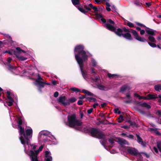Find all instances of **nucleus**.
<instances>
[{
  "mask_svg": "<svg viewBox=\"0 0 161 161\" xmlns=\"http://www.w3.org/2000/svg\"><path fill=\"white\" fill-rule=\"evenodd\" d=\"M33 131L32 129L28 127L25 130L26 135L23 136V139L25 142L24 144H22L24 147V151L25 153L30 156L31 161H38L37 159V155L39 153L42 151L43 147L41 146L37 150H35L34 152L31 150L36 149V146L34 144H31L29 139L32 137Z\"/></svg>",
  "mask_w": 161,
  "mask_h": 161,
  "instance_id": "f257e3e1",
  "label": "nucleus"
},
{
  "mask_svg": "<svg viewBox=\"0 0 161 161\" xmlns=\"http://www.w3.org/2000/svg\"><path fill=\"white\" fill-rule=\"evenodd\" d=\"M75 58L78 64L81 72L84 78L86 80H88L92 78L86 72L83 71V62L88 59V56L90 54L89 52L84 50V47L82 45H78L76 46L74 50Z\"/></svg>",
  "mask_w": 161,
  "mask_h": 161,
  "instance_id": "f03ea898",
  "label": "nucleus"
},
{
  "mask_svg": "<svg viewBox=\"0 0 161 161\" xmlns=\"http://www.w3.org/2000/svg\"><path fill=\"white\" fill-rule=\"evenodd\" d=\"M114 22L110 19H108L107 20V23L105 24V26L106 28L110 31L115 32V33L118 36H120L122 35L125 38L130 40H132V38L131 37V35L129 33H127L124 34H122V33L123 32L122 30L120 28H118L117 30H116V29L114 26Z\"/></svg>",
  "mask_w": 161,
  "mask_h": 161,
  "instance_id": "7ed1b4c3",
  "label": "nucleus"
},
{
  "mask_svg": "<svg viewBox=\"0 0 161 161\" xmlns=\"http://www.w3.org/2000/svg\"><path fill=\"white\" fill-rule=\"evenodd\" d=\"M68 123L67 125L69 127L74 128L77 130H80V126L82 125V123L80 120L78 119L75 115L72 114L68 117Z\"/></svg>",
  "mask_w": 161,
  "mask_h": 161,
  "instance_id": "20e7f679",
  "label": "nucleus"
},
{
  "mask_svg": "<svg viewBox=\"0 0 161 161\" xmlns=\"http://www.w3.org/2000/svg\"><path fill=\"white\" fill-rule=\"evenodd\" d=\"M12 60V59L10 58H8L5 62L4 63L5 65L8 66V69L13 73L16 74H21L22 73L23 74L25 73V71L20 66L15 67L13 65H10L9 64Z\"/></svg>",
  "mask_w": 161,
  "mask_h": 161,
  "instance_id": "39448f33",
  "label": "nucleus"
},
{
  "mask_svg": "<svg viewBox=\"0 0 161 161\" xmlns=\"http://www.w3.org/2000/svg\"><path fill=\"white\" fill-rule=\"evenodd\" d=\"M91 133L93 136L102 139V140L100 141V142L102 145L104 146L105 140L104 138L105 136L103 133L96 129L92 128L91 129Z\"/></svg>",
  "mask_w": 161,
  "mask_h": 161,
  "instance_id": "423d86ee",
  "label": "nucleus"
},
{
  "mask_svg": "<svg viewBox=\"0 0 161 161\" xmlns=\"http://www.w3.org/2000/svg\"><path fill=\"white\" fill-rule=\"evenodd\" d=\"M23 120V118L22 117H19L18 118L17 122L18 124V127L19 128V138L22 144H24L25 142L24 141L23 136H25L26 135L25 133L24 128L20 126L22 124Z\"/></svg>",
  "mask_w": 161,
  "mask_h": 161,
  "instance_id": "0eeeda50",
  "label": "nucleus"
},
{
  "mask_svg": "<svg viewBox=\"0 0 161 161\" xmlns=\"http://www.w3.org/2000/svg\"><path fill=\"white\" fill-rule=\"evenodd\" d=\"M43 79L39 75H38V78L35 81V84L40 88H42L44 87V84H45L48 85H50V83H47L42 81Z\"/></svg>",
  "mask_w": 161,
  "mask_h": 161,
  "instance_id": "6e6552de",
  "label": "nucleus"
},
{
  "mask_svg": "<svg viewBox=\"0 0 161 161\" xmlns=\"http://www.w3.org/2000/svg\"><path fill=\"white\" fill-rule=\"evenodd\" d=\"M123 149L125 151L131 155L136 156L139 154L137 150L134 148L127 147L123 148Z\"/></svg>",
  "mask_w": 161,
  "mask_h": 161,
  "instance_id": "1a4fd4ad",
  "label": "nucleus"
},
{
  "mask_svg": "<svg viewBox=\"0 0 161 161\" xmlns=\"http://www.w3.org/2000/svg\"><path fill=\"white\" fill-rule=\"evenodd\" d=\"M58 103L64 106H66L69 105V101L65 96H60L58 99Z\"/></svg>",
  "mask_w": 161,
  "mask_h": 161,
  "instance_id": "9d476101",
  "label": "nucleus"
},
{
  "mask_svg": "<svg viewBox=\"0 0 161 161\" xmlns=\"http://www.w3.org/2000/svg\"><path fill=\"white\" fill-rule=\"evenodd\" d=\"M7 93L8 95L7 98L6 99L5 102H4V104L5 106H11L13 104L14 100L11 96V93L10 92H7Z\"/></svg>",
  "mask_w": 161,
  "mask_h": 161,
  "instance_id": "9b49d317",
  "label": "nucleus"
},
{
  "mask_svg": "<svg viewBox=\"0 0 161 161\" xmlns=\"http://www.w3.org/2000/svg\"><path fill=\"white\" fill-rule=\"evenodd\" d=\"M89 5L94 10V13H95L97 19H98L102 17V14L100 13H98V12H100V8H97L96 6H93L91 3L89 4Z\"/></svg>",
  "mask_w": 161,
  "mask_h": 161,
  "instance_id": "f8f14e48",
  "label": "nucleus"
},
{
  "mask_svg": "<svg viewBox=\"0 0 161 161\" xmlns=\"http://www.w3.org/2000/svg\"><path fill=\"white\" fill-rule=\"evenodd\" d=\"M16 54H15L16 57L18 58V59L21 61H24L25 60H26L27 59V58H25L23 56L18 55H17V53H20L21 52H22L24 53H25V51L21 49L19 47H17L16 48Z\"/></svg>",
  "mask_w": 161,
  "mask_h": 161,
  "instance_id": "ddd939ff",
  "label": "nucleus"
},
{
  "mask_svg": "<svg viewBox=\"0 0 161 161\" xmlns=\"http://www.w3.org/2000/svg\"><path fill=\"white\" fill-rule=\"evenodd\" d=\"M90 8L89 4H88L84 5L83 8L79 6L77 7V8L80 12L84 14H85L88 12L91 11V9Z\"/></svg>",
  "mask_w": 161,
  "mask_h": 161,
  "instance_id": "4468645a",
  "label": "nucleus"
},
{
  "mask_svg": "<svg viewBox=\"0 0 161 161\" xmlns=\"http://www.w3.org/2000/svg\"><path fill=\"white\" fill-rule=\"evenodd\" d=\"M131 32L133 34V35L134 36L135 38L137 40L144 42L146 41V39L144 38H142L138 35V34L137 32L135 30L131 29L130 30Z\"/></svg>",
  "mask_w": 161,
  "mask_h": 161,
  "instance_id": "2eb2a0df",
  "label": "nucleus"
},
{
  "mask_svg": "<svg viewBox=\"0 0 161 161\" xmlns=\"http://www.w3.org/2000/svg\"><path fill=\"white\" fill-rule=\"evenodd\" d=\"M158 97L156 95L152 94H149L146 96H139V99H143L144 100H151L156 98Z\"/></svg>",
  "mask_w": 161,
  "mask_h": 161,
  "instance_id": "dca6fc26",
  "label": "nucleus"
},
{
  "mask_svg": "<svg viewBox=\"0 0 161 161\" xmlns=\"http://www.w3.org/2000/svg\"><path fill=\"white\" fill-rule=\"evenodd\" d=\"M49 134V132L47 130H42L41 131L38 135V139L40 141L42 140V138H44V136H46Z\"/></svg>",
  "mask_w": 161,
  "mask_h": 161,
  "instance_id": "f3484780",
  "label": "nucleus"
},
{
  "mask_svg": "<svg viewBox=\"0 0 161 161\" xmlns=\"http://www.w3.org/2000/svg\"><path fill=\"white\" fill-rule=\"evenodd\" d=\"M46 161H52V157L50 156V153L47 151H46L45 152Z\"/></svg>",
  "mask_w": 161,
  "mask_h": 161,
  "instance_id": "a211bd4d",
  "label": "nucleus"
},
{
  "mask_svg": "<svg viewBox=\"0 0 161 161\" xmlns=\"http://www.w3.org/2000/svg\"><path fill=\"white\" fill-rule=\"evenodd\" d=\"M97 87L99 90H102L107 91L109 89L107 86H105L102 84H98L97 85Z\"/></svg>",
  "mask_w": 161,
  "mask_h": 161,
  "instance_id": "6ab92c4d",
  "label": "nucleus"
},
{
  "mask_svg": "<svg viewBox=\"0 0 161 161\" xmlns=\"http://www.w3.org/2000/svg\"><path fill=\"white\" fill-rule=\"evenodd\" d=\"M146 33L148 35L151 36H154L155 34L156 31L150 29H148L146 30Z\"/></svg>",
  "mask_w": 161,
  "mask_h": 161,
  "instance_id": "aec40b11",
  "label": "nucleus"
},
{
  "mask_svg": "<svg viewBox=\"0 0 161 161\" xmlns=\"http://www.w3.org/2000/svg\"><path fill=\"white\" fill-rule=\"evenodd\" d=\"M136 136L137 138V141L140 144H141L142 146H145V143H144L142 140V138L140 136L138 135H136Z\"/></svg>",
  "mask_w": 161,
  "mask_h": 161,
  "instance_id": "412c9836",
  "label": "nucleus"
},
{
  "mask_svg": "<svg viewBox=\"0 0 161 161\" xmlns=\"http://www.w3.org/2000/svg\"><path fill=\"white\" fill-rule=\"evenodd\" d=\"M118 142L122 146L124 144H128V142L122 138H119Z\"/></svg>",
  "mask_w": 161,
  "mask_h": 161,
  "instance_id": "4be33fe9",
  "label": "nucleus"
},
{
  "mask_svg": "<svg viewBox=\"0 0 161 161\" xmlns=\"http://www.w3.org/2000/svg\"><path fill=\"white\" fill-rule=\"evenodd\" d=\"M130 89V87L127 85H125L123 86L120 88V91L121 92H123L126 90H129Z\"/></svg>",
  "mask_w": 161,
  "mask_h": 161,
  "instance_id": "5701e85b",
  "label": "nucleus"
},
{
  "mask_svg": "<svg viewBox=\"0 0 161 161\" xmlns=\"http://www.w3.org/2000/svg\"><path fill=\"white\" fill-rule=\"evenodd\" d=\"M5 53H8L10 54H16V51H14L12 49L9 50L8 51H4L3 53H2L1 54L2 55L3 54Z\"/></svg>",
  "mask_w": 161,
  "mask_h": 161,
  "instance_id": "b1692460",
  "label": "nucleus"
},
{
  "mask_svg": "<svg viewBox=\"0 0 161 161\" xmlns=\"http://www.w3.org/2000/svg\"><path fill=\"white\" fill-rule=\"evenodd\" d=\"M139 105L142 107H145L148 109L151 108V106L146 103H140L139 104Z\"/></svg>",
  "mask_w": 161,
  "mask_h": 161,
  "instance_id": "393cba45",
  "label": "nucleus"
},
{
  "mask_svg": "<svg viewBox=\"0 0 161 161\" xmlns=\"http://www.w3.org/2000/svg\"><path fill=\"white\" fill-rule=\"evenodd\" d=\"M5 43H6L8 47H10L12 45L13 41L11 40V38L9 37V39L8 40H6Z\"/></svg>",
  "mask_w": 161,
  "mask_h": 161,
  "instance_id": "a878e982",
  "label": "nucleus"
},
{
  "mask_svg": "<svg viewBox=\"0 0 161 161\" xmlns=\"http://www.w3.org/2000/svg\"><path fill=\"white\" fill-rule=\"evenodd\" d=\"M97 63L96 61L93 58L91 59V64L94 67H96L97 65Z\"/></svg>",
  "mask_w": 161,
  "mask_h": 161,
  "instance_id": "bb28decb",
  "label": "nucleus"
},
{
  "mask_svg": "<svg viewBox=\"0 0 161 161\" xmlns=\"http://www.w3.org/2000/svg\"><path fill=\"white\" fill-rule=\"evenodd\" d=\"M82 92L84 93L89 96H92L93 95V94L92 93L88 91L87 90L85 89L82 90Z\"/></svg>",
  "mask_w": 161,
  "mask_h": 161,
  "instance_id": "cd10ccee",
  "label": "nucleus"
},
{
  "mask_svg": "<svg viewBox=\"0 0 161 161\" xmlns=\"http://www.w3.org/2000/svg\"><path fill=\"white\" fill-rule=\"evenodd\" d=\"M149 40L151 42H153L155 43L156 42V41L155 39V38L152 36H150L148 37Z\"/></svg>",
  "mask_w": 161,
  "mask_h": 161,
  "instance_id": "c85d7f7f",
  "label": "nucleus"
},
{
  "mask_svg": "<svg viewBox=\"0 0 161 161\" xmlns=\"http://www.w3.org/2000/svg\"><path fill=\"white\" fill-rule=\"evenodd\" d=\"M68 100L69 101L70 104V103H73L75 102L76 100V99L74 97H73L68 99Z\"/></svg>",
  "mask_w": 161,
  "mask_h": 161,
  "instance_id": "c756f323",
  "label": "nucleus"
},
{
  "mask_svg": "<svg viewBox=\"0 0 161 161\" xmlns=\"http://www.w3.org/2000/svg\"><path fill=\"white\" fill-rule=\"evenodd\" d=\"M73 4L75 6L79 4V0H71Z\"/></svg>",
  "mask_w": 161,
  "mask_h": 161,
  "instance_id": "7c9ffc66",
  "label": "nucleus"
},
{
  "mask_svg": "<svg viewBox=\"0 0 161 161\" xmlns=\"http://www.w3.org/2000/svg\"><path fill=\"white\" fill-rule=\"evenodd\" d=\"M70 90L75 92H80V90L79 89L75 87L70 88Z\"/></svg>",
  "mask_w": 161,
  "mask_h": 161,
  "instance_id": "2f4dec72",
  "label": "nucleus"
},
{
  "mask_svg": "<svg viewBox=\"0 0 161 161\" xmlns=\"http://www.w3.org/2000/svg\"><path fill=\"white\" fill-rule=\"evenodd\" d=\"M124 120L123 116L122 115H120L119 119L118 122L119 123L122 122Z\"/></svg>",
  "mask_w": 161,
  "mask_h": 161,
  "instance_id": "473e14b6",
  "label": "nucleus"
},
{
  "mask_svg": "<svg viewBox=\"0 0 161 161\" xmlns=\"http://www.w3.org/2000/svg\"><path fill=\"white\" fill-rule=\"evenodd\" d=\"M157 147L159 151L161 152V142H158L157 143Z\"/></svg>",
  "mask_w": 161,
  "mask_h": 161,
  "instance_id": "72a5a7b5",
  "label": "nucleus"
},
{
  "mask_svg": "<svg viewBox=\"0 0 161 161\" xmlns=\"http://www.w3.org/2000/svg\"><path fill=\"white\" fill-rule=\"evenodd\" d=\"M148 43L151 47H156V45L154 43L148 42Z\"/></svg>",
  "mask_w": 161,
  "mask_h": 161,
  "instance_id": "f704fd0d",
  "label": "nucleus"
},
{
  "mask_svg": "<svg viewBox=\"0 0 161 161\" xmlns=\"http://www.w3.org/2000/svg\"><path fill=\"white\" fill-rule=\"evenodd\" d=\"M160 86L159 85H156L154 86V88L156 91H159L160 89Z\"/></svg>",
  "mask_w": 161,
  "mask_h": 161,
  "instance_id": "c9c22d12",
  "label": "nucleus"
},
{
  "mask_svg": "<svg viewBox=\"0 0 161 161\" xmlns=\"http://www.w3.org/2000/svg\"><path fill=\"white\" fill-rule=\"evenodd\" d=\"M127 25L129 26L130 27H134L133 24L132 23L129 22H127Z\"/></svg>",
  "mask_w": 161,
  "mask_h": 161,
  "instance_id": "e433bc0d",
  "label": "nucleus"
},
{
  "mask_svg": "<svg viewBox=\"0 0 161 161\" xmlns=\"http://www.w3.org/2000/svg\"><path fill=\"white\" fill-rule=\"evenodd\" d=\"M127 137L130 138L131 139H133V136L132 135L130 134H127Z\"/></svg>",
  "mask_w": 161,
  "mask_h": 161,
  "instance_id": "4c0bfd02",
  "label": "nucleus"
},
{
  "mask_svg": "<svg viewBox=\"0 0 161 161\" xmlns=\"http://www.w3.org/2000/svg\"><path fill=\"white\" fill-rule=\"evenodd\" d=\"M93 110V109L92 108H91L90 109H88L87 110V113L88 114H91Z\"/></svg>",
  "mask_w": 161,
  "mask_h": 161,
  "instance_id": "58836bf2",
  "label": "nucleus"
},
{
  "mask_svg": "<svg viewBox=\"0 0 161 161\" xmlns=\"http://www.w3.org/2000/svg\"><path fill=\"white\" fill-rule=\"evenodd\" d=\"M119 111V109L118 108H116L114 109L115 113H118L119 114H120L121 113V112L120 111Z\"/></svg>",
  "mask_w": 161,
  "mask_h": 161,
  "instance_id": "ea45409f",
  "label": "nucleus"
},
{
  "mask_svg": "<svg viewBox=\"0 0 161 161\" xmlns=\"http://www.w3.org/2000/svg\"><path fill=\"white\" fill-rule=\"evenodd\" d=\"M58 92H56L54 93V96L55 97H58Z\"/></svg>",
  "mask_w": 161,
  "mask_h": 161,
  "instance_id": "a19ab883",
  "label": "nucleus"
},
{
  "mask_svg": "<svg viewBox=\"0 0 161 161\" xmlns=\"http://www.w3.org/2000/svg\"><path fill=\"white\" fill-rule=\"evenodd\" d=\"M77 103L78 105H81L82 104L83 102L81 100H79L78 101Z\"/></svg>",
  "mask_w": 161,
  "mask_h": 161,
  "instance_id": "79ce46f5",
  "label": "nucleus"
},
{
  "mask_svg": "<svg viewBox=\"0 0 161 161\" xmlns=\"http://www.w3.org/2000/svg\"><path fill=\"white\" fill-rule=\"evenodd\" d=\"M100 19H101V21L103 22V23H105L106 22V20L105 19H103L102 17H102L101 18H100Z\"/></svg>",
  "mask_w": 161,
  "mask_h": 161,
  "instance_id": "37998d69",
  "label": "nucleus"
},
{
  "mask_svg": "<svg viewBox=\"0 0 161 161\" xmlns=\"http://www.w3.org/2000/svg\"><path fill=\"white\" fill-rule=\"evenodd\" d=\"M109 142L111 143H114V141L112 139H110L109 140Z\"/></svg>",
  "mask_w": 161,
  "mask_h": 161,
  "instance_id": "c03bdc74",
  "label": "nucleus"
},
{
  "mask_svg": "<svg viewBox=\"0 0 161 161\" xmlns=\"http://www.w3.org/2000/svg\"><path fill=\"white\" fill-rule=\"evenodd\" d=\"M145 31L143 30H141L140 31V34L141 35H142L143 34H144L145 33Z\"/></svg>",
  "mask_w": 161,
  "mask_h": 161,
  "instance_id": "a18cd8bd",
  "label": "nucleus"
},
{
  "mask_svg": "<svg viewBox=\"0 0 161 161\" xmlns=\"http://www.w3.org/2000/svg\"><path fill=\"white\" fill-rule=\"evenodd\" d=\"M145 4L148 7L151 5V2L146 3Z\"/></svg>",
  "mask_w": 161,
  "mask_h": 161,
  "instance_id": "49530a36",
  "label": "nucleus"
},
{
  "mask_svg": "<svg viewBox=\"0 0 161 161\" xmlns=\"http://www.w3.org/2000/svg\"><path fill=\"white\" fill-rule=\"evenodd\" d=\"M52 83L53 85H56L57 84V81L56 80H53L52 82Z\"/></svg>",
  "mask_w": 161,
  "mask_h": 161,
  "instance_id": "de8ad7c7",
  "label": "nucleus"
},
{
  "mask_svg": "<svg viewBox=\"0 0 161 161\" xmlns=\"http://www.w3.org/2000/svg\"><path fill=\"white\" fill-rule=\"evenodd\" d=\"M126 97L128 98H130V94L129 93H127L126 94Z\"/></svg>",
  "mask_w": 161,
  "mask_h": 161,
  "instance_id": "09e8293b",
  "label": "nucleus"
},
{
  "mask_svg": "<svg viewBox=\"0 0 161 161\" xmlns=\"http://www.w3.org/2000/svg\"><path fill=\"white\" fill-rule=\"evenodd\" d=\"M153 149L154 150V151H155V152L156 153H158V150L157 149V148L155 147H153Z\"/></svg>",
  "mask_w": 161,
  "mask_h": 161,
  "instance_id": "8fccbe9b",
  "label": "nucleus"
},
{
  "mask_svg": "<svg viewBox=\"0 0 161 161\" xmlns=\"http://www.w3.org/2000/svg\"><path fill=\"white\" fill-rule=\"evenodd\" d=\"M108 75L109 78H112V75L110 73H108Z\"/></svg>",
  "mask_w": 161,
  "mask_h": 161,
  "instance_id": "3c124183",
  "label": "nucleus"
},
{
  "mask_svg": "<svg viewBox=\"0 0 161 161\" xmlns=\"http://www.w3.org/2000/svg\"><path fill=\"white\" fill-rule=\"evenodd\" d=\"M127 134H125L124 133H122V134H121V136H124V137H127Z\"/></svg>",
  "mask_w": 161,
  "mask_h": 161,
  "instance_id": "603ef678",
  "label": "nucleus"
},
{
  "mask_svg": "<svg viewBox=\"0 0 161 161\" xmlns=\"http://www.w3.org/2000/svg\"><path fill=\"white\" fill-rule=\"evenodd\" d=\"M98 105V103H95L94 104V105H93V107L94 108H96L97 106Z\"/></svg>",
  "mask_w": 161,
  "mask_h": 161,
  "instance_id": "864d4df0",
  "label": "nucleus"
},
{
  "mask_svg": "<svg viewBox=\"0 0 161 161\" xmlns=\"http://www.w3.org/2000/svg\"><path fill=\"white\" fill-rule=\"evenodd\" d=\"M159 98L158 101L159 102H161V95H159L158 96Z\"/></svg>",
  "mask_w": 161,
  "mask_h": 161,
  "instance_id": "5fc2aeb1",
  "label": "nucleus"
},
{
  "mask_svg": "<svg viewBox=\"0 0 161 161\" xmlns=\"http://www.w3.org/2000/svg\"><path fill=\"white\" fill-rule=\"evenodd\" d=\"M91 71L92 73H95L96 72L95 71V69L93 68L91 69Z\"/></svg>",
  "mask_w": 161,
  "mask_h": 161,
  "instance_id": "6e6d98bb",
  "label": "nucleus"
},
{
  "mask_svg": "<svg viewBox=\"0 0 161 161\" xmlns=\"http://www.w3.org/2000/svg\"><path fill=\"white\" fill-rule=\"evenodd\" d=\"M123 30L125 31H129V30L128 29H126L125 28H124L123 29Z\"/></svg>",
  "mask_w": 161,
  "mask_h": 161,
  "instance_id": "4d7b16f0",
  "label": "nucleus"
},
{
  "mask_svg": "<svg viewBox=\"0 0 161 161\" xmlns=\"http://www.w3.org/2000/svg\"><path fill=\"white\" fill-rule=\"evenodd\" d=\"M136 29L138 31H140L141 30V28L138 27H136Z\"/></svg>",
  "mask_w": 161,
  "mask_h": 161,
  "instance_id": "13d9d810",
  "label": "nucleus"
},
{
  "mask_svg": "<svg viewBox=\"0 0 161 161\" xmlns=\"http://www.w3.org/2000/svg\"><path fill=\"white\" fill-rule=\"evenodd\" d=\"M143 154H144V155H145L146 157L148 158L149 157V155L148 154H147L146 153H143Z\"/></svg>",
  "mask_w": 161,
  "mask_h": 161,
  "instance_id": "bf43d9fd",
  "label": "nucleus"
},
{
  "mask_svg": "<svg viewBox=\"0 0 161 161\" xmlns=\"http://www.w3.org/2000/svg\"><path fill=\"white\" fill-rule=\"evenodd\" d=\"M134 96H135V97H138V98L139 97V96H140L139 95H138L137 94V93H135V94H134Z\"/></svg>",
  "mask_w": 161,
  "mask_h": 161,
  "instance_id": "052dcab7",
  "label": "nucleus"
},
{
  "mask_svg": "<svg viewBox=\"0 0 161 161\" xmlns=\"http://www.w3.org/2000/svg\"><path fill=\"white\" fill-rule=\"evenodd\" d=\"M106 105V103H103L101 104V106L102 107H103Z\"/></svg>",
  "mask_w": 161,
  "mask_h": 161,
  "instance_id": "680f3d73",
  "label": "nucleus"
},
{
  "mask_svg": "<svg viewBox=\"0 0 161 161\" xmlns=\"http://www.w3.org/2000/svg\"><path fill=\"white\" fill-rule=\"evenodd\" d=\"M137 25H139L140 26H145L144 25H143L142 24H140L139 23H137Z\"/></svg>",
  "mask_w": 161,
  "mask_h": 161,
  "instance_id": "e2e57ef3",
  "label": "nucleus"
},
{
  "mask_svg": "<svg viewBox=\"0 0 161 161\" xmlns=\"http://www.w3.org/2000/svg\"><path fill=\"white\" fill-rule=\"evenodd\" d=\"M131 125H134V126H135L136 125L135 123L134 122L132 123L131 124Z\"/></svg>",
  "mask_w": 161,
  "mask_h": 161,
  "instance_id": "0e129e2a",
  "label": "nucleus"
},
{
  "mask_svg": "<svg viewBox=\"0 0 161 161\" xmlns=\"http://www.w3.org/2000/svg\"><path fill=\"white\" fill-rule=\"evenodd\" d=\"M111 153H115L116 152V151H115L113 150V151H112L111 152Z\"/></svg>",
  "mask_w": 161,
  "mask_h": 161,
  "instance_id": "69168bd1",
  "label": "nucleus"
},
{
  "mask_svg": "<svg viewBox=\"0 0 161 161\" xmlns=\"http://www.w3.org/2000/svg\"><path fill=\"white\" fill-rule=\"evenodd\" d=\"M2 89L0 87V96H1V92H2Z\"/></svg>",
  "mask_w": 161,
  "mask_h": 161,
  "instance_id": "338daca9",
  "label": "nucleus"
},
{
  "mask_svg": "<svg viewBox=\"0 0 161 161\" xmlns=\"http://www.w3.org/2000/svg\"><path fill=\"white\" fill-rule=\"evenodd\" d=\"M90 99L91 100H92L93 101H95V98H93V97H91Z\"/></svg>",
  "mask_w": 161,
  "mask_h": 161,
  "instance_id": "774afa93",
  "label": "nucleus"
}]
</instances>
